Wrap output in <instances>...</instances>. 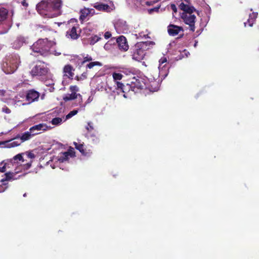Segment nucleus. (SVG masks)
Wrapping results in <instances>:
<instances>
[{"instance_id": "41", "label": "nucleus", "mask_w": 259, "mask_h": 259, "mask_svg": "<svg viewBox=\"0 0 259 259\" xmlns=\"http://www.w3.org/2000/svg\"><path fill=\"white\" fill-rule=\"evenodd\" d=\"M133 35H135V37H136V38H137H137H142V37L146 36V35L144 34L142 32H140V33H139L138 34H133Z\"/></svg>"}, {"instance_id": "38", "label": "nucleus", "mask_w": 259, "mask_h": 259, "mask_svg": "<svg viewBox=\"0 0 259 259\" xmlns=\"http://www.w3.org/2000/svg\"><path fill=\"white\" fill-rule=\"evenodd\" d=\"M70 90L72 93H75V92L78 91V88L76 85H72L70 87Z\"/></svg>"}, {"instance_id": "48", "label": "nucleus", "mask_w": 259, "mask_h": 259, "mask_svg": "<svg viewBox=\"0 0 259 259\" xmlns=\"http://www.w3.org/2000/svg\"><path fill=\"white\" fill-rule=\"evenodd\" d=\"M90 10H92V12H91V13H90V15H91V16H93V15H94V14H95V10H94V9H90Z\"/></svg>"}, {"instance_id": "21", "label": "nucleus", "mask_w": 259, "mask_h": 259, "mask_svg": "<svg viewBox=\"0 0 259 259\" xmlns=\"http://www.w3.org/2000/svg\"><path fill=\"white\" fill-rule=\"evenodd\" d=\"M8 10L4 8H0V25L6 19L8 16Z\"/></svg>"}, {"instance_id": "6", "label": "nucleus", "mask_w": 259, "mask_h": 259, "mask_svg": "<svg viewBox=\"0 0 259 259\" xmlns=\"http://www.w3.org/2000/svg\"><path fill=\"white\" fill-rule=\"evenodd\" d=\"M181 18L186 24L189 26L190 30L191 31L194 32L195 31L196 16L194 14L188 15V14L186 13H182L181 14Z\"/></svg>"}, {"instance_id": "14", "label": "nucleus", "mask_w": 259, "mask_h": 259, "mask_svg": "<svg viewBox=\"0 0 259 259\" xmlns=\"http://www.w3.org/2000/svg\"><path fill=\"white\" fill-rule=\"evenodd\" d=\"M181 30H183V29L182 27L172 24L169 25L167 29L169 34L172 36H175L177 35Z\"/></svg>"}, {"instance_id": "35", "label": "nucleus", "mask_w": 259, "mask_h": 259, "mask_svg": "<svg viewBox=\"0 0 259 259\" xmlns=\"http://www.w3.org/2000/svg\"><path fill=\"white\" fill-rule=\"evenodd\" d=\"M13 159L15 160H22V161H24V160H23V157H22L21 154H18L16 155V156H15L13 157Z\"/></svg>"}, {"instance_id": "7", "label": "nucleus", "mask_w": 259, "mask_h": 259, "mask_svg": "<svg viewBox=\"0 0 259 259\" xmlns=\"http://www.w3.org/2000/svg\"><path fill=\"white\" fill-rule=\"evenodd\" d=\"M48 69L44 64L41 62H38L35 66L32 69L31 74L32 75H44L48 72Z\"/></svg>"}, {"instance_id": "12", "label": "nucleus", "mask_w": 259, "mask_h": 259, "mask_svg": "<svg viewBox=\"0 0 259 259\" xmlns=\"http://www.w3.org/2000/svg\"><path fill=\"white\" fill-rule=\"evenodd\" d=\"M160 87V84L159 80H152L149 82V84L148 86L146 85V87L144 89L148 90L150 92H155L159 90Z\"/></svg>"}, {"instance_id": "34", "label": "nucleus", "mask_w": 259, "mask_h": 259, "mask_svg": "<svg viewBox=\"0 0 259 259\" xmlns=\"http://www.w3.org/2000/svg\"><path fill=\"white\" fill-rule=\"evenodd\" d=\"M160 7V6H159L158 7L149 9L148 10L149 14H152V13L153 12H158Z\"/></svg>"}, {"instance_id": "51", "label": "nucleus", "mask_w": 259, "mask_h": 259, "mask_svg": "<svg viewBox=\"0 0 259 259\" xmlns=\"http://www.w3.org/2000/svg\"><path fill=\"white\" fill-rule=\"evenodd\" d=\"M104 48L105 49H106L107 48H108V45L107 44H106L105 46H104Z\"/></svg>"}, {"instance_id": "26", "label": "nucleus", "mask_w": 259, "mask_h": 259, "mask_svg": "<svg viewBox=\"0 0 259 259\" xmlns=\"http://www.w3.org/2000/svg\"><path fill=\"white\" fill-rule=\"evenodd\" d=\"M10 143L8 144V147L9 148L14 147L20 145L22 143L20 139L14 140V138L9 141Z\"/></svg>"}, {"instance_id": "28", "label": "nucleus", "mask_w": 259, "mask_h": 259, "mask_svg": "<svg viewBox=\"0 0 259 259\" xmlns=\"http://www.w3.org/2000/svg\"><path fill=\"white\" fill-rule=\"evenodd\" d=\"M45 83L46 85H47V86H48V87L50 86V88L49 89V90L50 92H52L54 91V88L52 87V85H54V83L53 82V80H46L45 82Z\"/></svg>"}, {"instance_id": "24", "label": "nucleus", "mask_w": 259, "mask_h": 259, "mask_svg": "<svg viewBox=\"0 0 259 259\" xmlns=\"http://www.w3.org/2000/svg\"><path fill=\"white\" fill-rule=\"evenodd\" d=\"M257 13L255 12H253L249 15V18L247 20V23L249 26L251 27L253 26V24L257 17Z\"/></svg>"}, {"instance_id": "25", "label": "nucleus", "mask_w": 259, "mask_h": 259, "mask_svg": "<svg viewBox=\"0 0 259 259\" xmlns=\"http://www.w3.org/2000/svg\"><path fill=\"white\" fill-rule=\"evenodd\" d=\"M74 145L76 149H77L79 152L84 155H87V153L85 151L84 145L82 144L77 143L76 142H74Z\"/></svg>"}, {"instance_id": "46", "label": "nucleus", "mask_w": 259, "mask_h": 259, "mask_svg": "<svg viewBox=\"0 0 259 259\" xmlns=\"http://www.w3.org/2000/svg\"><path fill=\"white\" fill-rule=\"evenodd\" d=\"M6 93V91L5 90H0V96H5V94Z\"/></svg>"}, {"instance_id": "9", "label": "nucleus", "mask_w": 259, "mask_h": 259, "mask_svg": "<svg viewBox=\"0 0 259 259\" xmlns=\"http://www.w3.org/2000/svg\"><path fill=\"white\" fill-rule=\"evenodd\" d=\"M167 62V59L165 57L161 58L159 60V73L161 75L165 77L167 75L168 67L166 66V64L163 65L164 63Z\"/></svg>"}, {"instance_id": "45", "label": "nucleus", "mask_w": 259, "mask_h": 259, "mask_svg": "<svg viewBox=\"0 0 259 259\" xmlns=\"http://www.w3.org/2000/svg\"><path fill=\"white\" fill-rule=\"evenodd\" d=\"M0 171L2 172H4L6 171V164H5L2 167H0Z\"/></svg>"}, {"instance_id": "8", "label": "nucleus", "mask_w": 259, "mask_h": 259, "mask_svg": "<svg viewBox=\"0 0 259 259\" xmlns=\"http://www.w3.org/2000/svg\"><path fill=\"white\" fill-rule=\"evenodd\" d=\"M28 38L22 35H19L12 44V47L15 49H20L24 44L28 43Z\"/></svg>"}, {"instance_id": "5", "label": "nucleus", "mask_w": 259, "mask_h": 259, "mask_svg": "<svg viewBox=\"0 0 259 259\" xmlns=\"http://www.w3.org/2000/svg\"><path fill=\"white\" fill-rule=\"evenodd\" d=\"M146 87L144 79L139 76H135L134 73H131V91L134 93L140 92Z\"/></svg>"}, {"instance_id": "16", "label": "nucleus", "mask_w": 259, "mask_h": 259, "mask_svg": "<svg viewBox=\"0 0 259 259\" xmlns=\"http://www.w3.org/2000/svg\"><path fill=\"white\" fill-rule=\"evenodd\" d=\"M16 172H8L5 174V178L1 180L2 185H6L7 183L6 182L10 181L16 179L14 177L16 176Z\"/></svg>"}, {"instance_id": "22", "label": "nucleus", "mask_w": 259, "mask_h": 259, "mask_svg": "<svg viewBox=\"0 0 259 259\" xmlns=\"http://www.w3.org/2000/svg\"><path fill=\"white\" fill-rule=\"evenodd\" d=\"M77 96L81 97V95L79 94H76V93H72L71 94H67L65 95L63 99L65 101H68L77 98Z\"/></svg>"}, {"instance_id": "2", "label": "nucleus", "mask_w": 259, "mask_h": 259, "mask_svg": "<svg viewBox=\"0 0 259 259\" xmlns=\"http://www.w3.org/2000/svg\"><path fill=\"white\" fill-rule=\"evenodd\" d=\"M154 45L155 42L153 41L137 42L133 49V59L140 62L144 59L146 51L152 48Z\"/></svg>"}, {"instance_id": "39", "label": "nucleus", "mask_w": 259, "mask_h": 259, "mask_svg": "<svg viewBox=\"0 0 259 259\" xmlns=\"http://www.w3.org/2000/svg\"><path fill=\"white\" fill-rule=\"evenodd\" d=\"M93 60L91 56H87V57L84 58V60L82 62V64H84L87 61H91Z\"/></svg>"}, {"instance_id": "36", "label": "nucleus", "mask_w": 259, "mask_h": 259, "mask_svg": "<svg viewBox=\"0 0 259 259\" xmlns=\"http://www.w3.org/2000/svg\"><path fill=\"white\" fill-rule=\"evenodd\" d=\"M117 85L118 89H120L123 93H125L124 91V85L123 83L120 82H117Z\"/></svg>"}, {"instance_id": "18", "label": "nucleus", "mask_w": 259, "mask_h": 259, "mask_svg": "<svg viewBox=\"0 0 259 259\" xmlns=\"http://www.w3.org/2000/svg\"><path fill=\"white\" fill-rule=\"evenodd\" d=\"M73 70H74L73 68L71 65H65L64 67V76H67L69 78L72 79L74 75V73L72 72Z\"/></svg>"}, {"instance_id": "30", "label": "nucleus", "mask_w": 259, "mask_h": 259, "mask_svg": "<svg viewBox=\"0 0 259 259\" xmlns=\"http://www.w3.org/2000/svg\"><path fill=\"white\" fill-rule=\"evenodd\" d=\"M62 121V119L60 117H55L52 120V123L53 125H58L61 123Z\"/></svg>"}, {"instance_id": "29", "label": "nucleus", "mask_w": 259, "mask_h": 259, "mask_svg": "<svg viewBox=\"0 0 259 259\" xmlns=\"http://www.w3.org/2000/svg\"><path fill=\"white\" fill-rule=\"evenodd\" d=\"M95 66H102V64L100 62H97V61L91 62L87 65V68L91 69Z\"/></svg>"}, {"instance_id": "27", "label": "nucleus", "mask_w": 259, "mask_h": 259, "mask_svg": "<svg viewBox=\"0 0 259 259\" xmlns=\"http://www.w3.org/2000/svg\"><path fill=\"white\" fill-rule=\"evenodd\" d=\"M94 8L99 11H106L109 9V6L107 4H96L94 5Z\"/></svg>"}, {"instance_id": "52", "label": "nucleus", "mask_w": 259, "mask_h": 259, "mask_svg": "<svg viewBox=\"0 0 259 259\" xmlns=\"http://www.w3.org/2000/svg\"><path fill=\"white\" fill-rule=\"evenodd\" d=\"M23 196H24V197H26V193L24 194H23Z\"/></svg>"}, {"instance_id": "13", "label": "nucleus", "mask_w": 259, "mask_h": 259, "mask_svg": "<svg viewBox=\"0 0 259 259\" xmlns=\"http://www.w3.org/2000/svg\"><path fill=\"white\" fill-rule=\"evenodd\" d=\"M179 7L181 10L183 11V13H186L188 14V15L192 14L194 12L196 11V10L193 6L185 4L184 3H181Z\"/></svg>"}, {"instance_id": "40", "label": "nucleus", "mask_w": 259, "mask_h": 259, "mask_svg": "<svg viewBox=\"0 0 259 259\" xmlns=\"http://www.w3.org/2000/svg\"><path fill=\"white\" fill-rule=\"evenodd\" d=\"M170 8L174 12V13H176L177 12V8L175 4H171L170 5Z\"/></svg>"}, {"instance_id": "3", "label": "nucleus", "mask_w": 259, "mask_h": 259, "mask_svg": "<svg viewBox=\"0 0 259 259\" xmlns=\"http://www.w3.org/2000/svg\"><path fill=\"white\" fill-rule=\"evenodd\" d=\"M53 45V43L47 39H39L33 44L31 49L34 53L46 56L50 54V49Z\"/></svg>"}, {"instance_id": "53", "label": "nucleus", "mask_w": 259, "mask_h": 259, "mask_svg": "<svg viewBox=\"0 0 259 259\" xmlns=\"http://www.w3.org/2000/svg\"><path fill=\"white\" fill-rule=\"evenodd\" d=\"M17 25L18 27H19V24H17Z\"/></svg>"}, {"instance_id": "50", "label": "nucleus", "mask_w": 259, "mask_h": 259, "mask_svg": "<svg viewBox=\"0 0 259 259\" xmlns=\"http://www.w3.org/2000/svg\"><path fill=\"white\" fill-rule=\"evenodd\" d=\"M123 97H124V98H127L128 97V96L126 95V94H123Z\"/></svg>"}, {"instance_id": "15", "label": "nucleus", "mask_w": 259, "mask_h": 259, "mask_svg": "<svg viewBox=\"0 0 259 259\" xmlns=\"http://www.w3.org/2000/svg\"><path fill=\"white\" fill-rule=\"evenodd\" d=\"M48 129V126L45 123H40L35 125L31 127L29 131L32 133V135L38 134V133L35 132V131H38L40 130L46 131Z\"/></svg>"}, {"instance_id": "33", "label": "nucleus", "mask_w": 259, "mask_h": 259, "mask_svg": "<svg viewBox=\"0 0 259 259\" xmlns=\"http://www.w3.org/2000/svg\"><path fill=\"white\" fill-rule=\"evenodd\" d=\"M101 39L100 37H98L97 35H95L92 38L91 40V44L94 45L97 41H98Z\"/></svg>"}, {"instance_id": "49", "label": "nucleus", "mask_w": 259, "mask_h": 259, "mask_svg": "<svg viewBox=\"0 0 259 259\" xmlns=\"http://www.w3.org/2000/svg\"><path fill=\"white\" fill-rule=\"evenodd\" d=\"M31 163H28L26 164V168H30L31 167Z\"/></svg>"}, {"instance_id": "23", "label": "nucleus", "mask_w": 259, "mask_h": 259, "mask_svg": "<svg viewBox=\"0 0 259 259\" xmlns=\"http://www.w3.org/2000/svg\"><path fill=\"white\" fill-rule=\"evenodd\" d=\"M92 10H90L89 9L84 8L82 10H80V20H84L88 16H90V13H91Z\"/></svg>"}, {"instance_id": "37", "label": "nucleus", "mask_w": 259, "mask_h": 259, "mask_svg": "<svg viewBox=\"0 0 259 259\" xmlns=\"http://www.w3.org/2000/svg\"><path fill=\"white\" fill-rule=\"evenodd\" d=\"M88 126H87L86 127V129L89 131V132H90L92 130H93L94 129V127H93V123L92 122H89L88 123Z\"/></svg>"}, {"instance_id": "19", "label": "nucleus", "mask_w": 259, "mask_h": 259, "mask_svg": "<svg viewBox=\"0 0 259 259\" xmlns=\"http://www.w3.org/2000/svg\"><path fill=\"white\" fill-rule=\"evenodd\" d=\"M33 136L32 135V133L29 131V132H26L22 134V135H18L14 138V140L20 139L22 142H23L26 140H29L31 136Z\"/></svg>"}, {"instance_id": "20", "label": "nucleus", "mask_w": 259, "mask_h": 259, "mask_svg": "<svg viewBox=\"0 0 259 259\" xmlns=\"http://www.w3.org/2000/svg\"><path fill=\"white\" fill-rule=\"evenodd\" d=\"M66 36L70 37L71 39H76L78 38L79 35L77 33L76 28L73 27L71 29L67 31Z\"/></svg>"}, {"instance_id": "1", "label": "nucleus", "mask_w": 259, "mask_h": 259, "mask_svg": "<svg viewBox=\"0 0 259 259\" xmlns=\"http://www.w3.org/2000/svg\"><path fill=\"white\" fill-rule=\"evenodd\" d=\"M62 1L61 0L42 1L36 5V10L40 14H44L50 18L61 15Z\"/></svg>"}, {"instance_id": "10", "label": "nucleus", "mask_w": 259, "mask_h": 259, "mask_svg": "<svg viewBox=\"0 0 259 259\" xmlns=\"http://www.w3.org/2000/svg\"><path fill=\"white\" fill-rule=\"evenodd\" d=\"M39 97V93L34 90H31L28 91L26 95V100L29 103L37 100Z\"/></svg>"}, {"instance_id": "43", "label": "nucleus", "mask_w": 259, "mask_h": 259, "mask_svg": "<svg viewBox=\"0 0 259 259\" xmlns=\"http://www.w3.org/2000/svg\"><path fill=\"white\" fill-rule=\"evenodd\" d=\"M111 34L109 31L106 32L104 34V37L106 39H108V38H110L111 37Z\"/></svg>"}, {"instance_id": "32", "label": "nucleus", "mask_w": 259, "mask_h": 259, "mask_svg": "<svg viewBox=\"0 0 259 259\" xmlns=\"http://www.w3.org/2000/svg\"><path fill=\"white\" fill-rule=\"evenodd\" d=\"M122 75L119 73H113V77L114 80H120L122 78Z\"/></svg>"}, {"instance_id": "4", "label": "nucleus", "mask_w": 259, "mask_h": 259, "mask_svg": "<svg viewBox=\"0 0 259 259\" xmlns=\"http://www.w3.org/2000/svg\"><path fill=\"white\" fill-rule=\"evenodd\" d=\"M20 63V57L17 54H12L7 56L4 61L2 68L4 71L7 74L14 72Z\"/></svg>"}, {"instance_id": "31", "label": "nucleus", "mask_w": 259, "mask_h": 259, "mask_svg": "<svg viewBox=\"0 0 259 259\" xmlns=\"http://www.w3.org/2000/svg\"><path fill=\"white\" fill-rule=\"evenodd\" d=\"M78 113L77 110H74L71 111H70L66 116L65 120L68 119L73 116L74 115H76Z\"/></svg>"}, {"instance_id": "42", "label": "nucleus", "mask_w": 259, "mask_h": 259, "mask_svg": "<svg viewBox=\"0 0 259 259\" xmlns=\"http://www.w3.org/2000/svg\"><path fill=\"white\" fill-rule=\"evenodd\" d=\"M2 111L8 114L11 113V110L6 106H5L2 108Z\"/></svg>"}, {"instance_id": "44", "label": "nucleus", "mask_w": 259, "mask_h": 259, "mask_svg": "<svg viewBox=\"0 0 259 259\" xmlns=\"http://www.w3.org/2000/svg\"><path fill=\"white\" fill-rule=\"evenodd\" d=\"M27 156L30 158H34L35 157L34 154L31 152H29L27 154Z\"/></svg>"}, {"instance_id": "11", "label": "nucleus", "mask_w": 259, "mask_h": 259, "mask_svg": "<svg viewBox=\"0 0 259 259\" xmlns=\"http://www.w3.org/2000/svg\"><path fill=\"white\" fill-rule=\"evenodd\" d=\"M116 42L120 50L123 51H127L128 50V46L124 36H120L118 37L116 39Z\"/></svg>"}, {"instance_id": "47", "label": "nucleus", "mask_w": 259, "mask_h": 259, "mask_svg": "<svg viewBox=\"0 0 259 259\" xmlns=\"http://www.w3.org/2000/svg\"><path fill=\"white\" fill-rule=\"evenodd\" d=\"M22 5L23 6H25V7H27L28 6V4L26 3V1L25 0H23L22 2Z\"/></svg>"}, {"instance_id": "17", "label": "nucleus", "mask_w": 259, "mask_h": 259, "mask_svg": "<svg viewBox=\"0 0 259 259\" xmlns=\"http://www.w3.org/2000/svg\"><path fill=\"white\" fill-rule=\"evenodd\" d=\"M69 155L71 157H73L75 156V152L72 150H68V151L65 152L60 156L58 160L61 162H63L68 159Z\"/></svg>"}]
</instances>
